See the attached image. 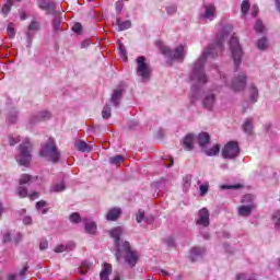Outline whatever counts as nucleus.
Wrapping results in <instances>:
<instances>
[{"mask_svg": "<svg viewBox=\"0 0 280 280\" xmlns=\"http://www.w3.org/2000/svg\"><path fill=\"white\" fill-rule=\"evenodd\" d=\"M231 32H233L232 26H225L223 28V32H221L217 37V43L210 45L205 51L203 55L199 58L198 61L195 62V66L192 68V72L190 74V80L192 82V89H200V86H205L207 82H209V79L207 78V74L205 73V62L207 61V58H215L220 51L224 48V38H229L231 35Z\"/></svg>", "mask_w": 280, "mask_h": 280, "instance_id": "1", "label": "nucleus"}, {"mask_svg": "<svg viewBox=\"0 0 280 280\" xmlns=\"http://www.w3.org/2000/svg\"><path fill=\"white\" fill-rule=\"evenodd\" d=\"M115 255L117 261H121V258L124 257L125 262L128 264L130 268H135L137 261H139V252L133 250L132 247H130L129 242H124L121 246H118Z\"/></svg>", "mask_w": 280, "mask_h": 280, "instance_id": "2", "label": "nucleus"}, {"mask_svg": "<svg viewBox=\"0 0 280 280\" xmlns=\"http://www.w3.org/2000/svg\"><path fill=\"white\" fill-rule=\"evenodd\" d=\"M20 165L27 167L28 163H32V143L28 139H25L20 144V155L18 158Z\"/></svg>", "mask_w": 280, "mask_h": 280, "instance_id": "3", "label": "nucleus"}, {"mask_svg": "<svg viewBox=\"0 0 280 280\" xmlns=\"http://www.w3.org/2000/svg\"><path fill=\"white\" fill-rule=\"evenodd\" d=\"M230 51L232 54L235 67H240V62H242V56H244V52L242 51V46H240V39L235 35L231 36Z\"/></svg>", "mask_w": 280, "mask_h": 280, "instance_id": "4", "label": "nucleus"}, {"mask_svg": "<svg viewBox=\"0 0 280 280\" xmlns=\"http://www.w3.org/2000/svg\"><path fill=\"white\" fill-rule=\"evenodd\" d=\"M40 156H48L52 163L60 161V151H58V147H56V142L52 139H50L40 151Z\"/></svg>", "mask_w": 280, "mask_h": 280, "instance_id": "5", "label": "nucleus"}, {"mask_svg": "<svg viewBox=\"0 0 280 280\" xmlns=\"http://www.w3.org/2000/svg\"><path fill=\"white\" fill-rule=\"evenodd\" d=\"M223 159H237L240 156V144L236 141L228 142L222 149Z\"/></svg>", "mask_w": 280, "mask_h": 280, "instance_id": "6", "label": "nucleus"}, {"mask_svg": "<svg viewBox=\"0 0 280 280\" xmlns=\"http://www.w3.org/2000/svg\"><path fill=\"white\" fill-rule=\"evenodd\" d=\"M161 51L164 56H166V58H170V60H179V62L185 60V47H183V45L178 46L175 51H172L170 48L163 46Z\"/></svg>", "mask_w": 280, "mask_h": 280, "instance_id": "7", "label": "nucleus"}, {"mask_svg": "<svg viewBox=\"0 0 280 280\" xmlns=\"http://www.w3.org/2000/svg\"><path fill=\"white\" fill-rule=\"evenodd\" d=\"M137 71L138 75L142 78V80H149L150 79V73H152V68H150V65L145 62V57L140 56L137 59Z\"/></svg>", "mask_w": 280, "mask_h": 280, "instance_id": "8", "label": "nucleus"}, {"mask_svg": "<svg viewBox=\"0 0 280 280\" xmlns=\"http://www.w3.org/2000/svg\"><path fill=\"white\" fill-rule=\"evenodd\" d=\"M230 86L235 92L244 91V89H246V74L241 72L234 78Z\"/></svg>", "mask_w": 280, "mask_h": 280, "instance_id": "9", "label": "nucleus"}, {"mask_svg": "<svg viewBox=\"0 0 280 280\" xmlns=\"http://www.w3.org/2000/svg\"><path fill=\"white\" fill-rule=\"evenodd\" d=\"M205 13L200 15L201 21H212L215 19V5L213 4H206L205 7Z\"/></svg>", "mask_w": 280, "mask_h": 280, "instance_id": "10", "label": "nucleus"}, {"mask_svg": "<svg viewBox=\"0 0 280 280\" xmlns=\"http://www.w3.org/2000/svg\"><path fill=\"white\" fill-rule=\"evenodd\" d=\"M202 106L203 108H206V110H213L215 106V94H213V92L205 94L202 100Z\"/></svg>", "mask_w": 280, "mask_h": 280, "instance_id": "11", "label": "nucleus"}, {"mask_svg": "<svg viewBox=\"0 0 280 280\" xmlns=\"http://www.w3.org/2000/svg\"><path fill=\"white\" fill-rule=\"evenodd\" d=\"M122 233H124V228L122 226L114 228L109 232L110 237H113V240L116 244V249L119 248V246H121V244H124V242H121V240H120Z\"/></svg>", "mask_w": 280, "mask_h": 280, "instance_id": "12", "label": "nucleus"}, {"mask_svg": "<svg viewBox=\"0 0 280 280\" xmlns=\"http://www.w3.org/2000/svg\"><path fill=\"white\" fill-rule=\"evenodd\" d=\"M197 224H200L201 226L209 225V210L207 208H203L199 211V219L197 220Z\"/></svg>", "mask_w": 280, "mask_h": 280, "instance_id": "13", "label": "nucleus"}, {"mask_svg": "<svg viewBox=\"0 0 280 280\" xmlns=\"http://www.w3.org/2000/svg\"><path fill=\"white\" fill-rule=\"evenodd\" d=\"M120 215L121 210L119 208H112L106 214V220H108L109 222H117Z\"/></svg>", "mask_w": 280, "mask_h": 280, "instance_id": "14", "label": "nucleus"}, {"mask_svg": "<svg viewBox=\"0 0 280 280\" xmlns=\"http://www.w3.org/2000/svg\"><path fill=\"white\" fill-rule=\"evenodd\" d=\"M194 141H195V137L191 133H188L184 138L183 143H184V148H185V150H187V152H191V150H194Z\"/></svg>", "mask_w": 280, "mask_h": 280, "instance_id": "15", "label": "nucleus"}, {"mask_svg": "<svg viewBox=\"0 0 280 280\" xmlns=\"http://www.w3.org/2000/svg\"><path fill=\"white\" fill-rule=\"evenodd\" d=\"M113 272V265L105 262L100 273L101 280H109L108 276Z\"/></svg>", "mask_w": 280, "mask_h": 280, "instance_id": "16", "label": "nucleus"}, {"mask_svg": "<svg viewBox=\"0 0 280 280\" xmlns=\"http://www.w3.org/2000/svg\"><path fill=\"white\" fill-rule=\"evenodd\" d=\"M74 148H77V150H79V152H91V150H93V147L88 144L86 142L82 141V140H77L74 143Z\"/></svg>", "mask_w": 280, "mask_h": 280, "instance_id": "17", "label": "nucleus"}, {"mask_svg": "<svg viewBox=\"0 0 280 280\" xmlns=\"http://www.w3.org/2000/svg\"><path fill=\"white\" fill-rule=\"evenodd\" d=\"M198 141L201 150H205L207 143L211 141V137L207 132H201L198 135Z\"/></svg>", "mask_w": 280, "mask_h": 280, "instance_id": "18", "label": "nucleus"}, {"mask_svg": "<svg viewBox=\"0 0 280 280\" xmlns=\"http://www.w3.org/2000/svg\"><path fill=\"white\" fill-rule=\"evenodd\" d=\"M253 209H255V203H249L247 206H241L238 208V214H241L243 217L250 215V213L253 212Z\"/></svg>", "mask_w": 280, "mask_h": 280, "instance_id": "19", "label": "nucleus"}, {"mask_svg": "<svg viewBox=\"0 0 280 280\" xmlns=\"http://www.w3.org/2000/svg\"><path fill=\"white\" fill-rule=\"evenodd\" d=\"M116 25H118L119 32H124V30H130L132 27V22L130 20L121 21V19L116 20Z\"/></svg>", "mask_w": 280, "mask_h": 280, "instance_id": "20", "label": "nucleus"}, {"mask_svg": "<svg viewBox=\"0 0 280 280\" xmlns=\"http://www.w3.org/2000/svg\"><path fill=\"white\" fill-rule=\"evenodd\" d=\"M121 95H122L121 89L114 91V93L112 94V102H113L114 106H119V100H121Z\"/></svg>", "mask_w": 280, "mask_h": 280, "instance_id": "21", "label": "nucleus"}, {"mask_svg": "<svg viewBox=\"0 0 280 280\" xmlns=\"http://www.w3.org/2000/svg\"><path fill=\"white\" fill-rule=\"evenodd\" d=\"M207 156H215L217 154L220 153V144H214L211 149L207 150L205 147V150H202Z\"/></svg>", "mask_w": 280, "mask_h": 280, "instance_id": "22", "label": "nucleus"}, {"mask_svg": "<svg viewBox=\"0 0 280 280\" xmlns=\"http://www.w3.org/2000/svg\"><path fill=\"white\" fill-rule=\"evenodd\" d=\"M243 130L247 135H253V118H247L243 125Z\"/></svg>", "mask_w": 280, "mask_h": 280, "instance_id": "23", "label": "nucleus"}, {"mask_svg": "<svg viewBox=\"0 0 280 280\" xmlns=\"http://www.w3.org/2000/svg\"><path fill=\"white\" fill-rule=\"evenodd\" d=\"M249 95L252 102H257V100H259V90H257V86L250 85Z\"/></svg>", "mask_w": 280, "mask_h": 280, "instance_id": "24", "label": "nucleus"}, {"mask_svg": "<svg viewBox=\"0 0 280 280\" xmlns=\"http://www.w3.org/2000/svg\"><path fill=\"white\" fill-rule=\"evenodd\" d=\"M85 231L90 235H95V233L97 231V224H95V222H88V223H85Z\"/></svg>", "mask_w": 280, "mask_h": 280, "instance_id": "25", "label": "nucleus"}, {"mask_svg": "<svg viewBox=\"0 0 280 280\" xmlns=\"http://www.w3.org/2000/svg\"><path fill=\"white\" fill-rule=\"evenodd\" d=\"M47 119H51V113L49 112H40L34 121H47Z\"/></svg>", "mask_w": 280, "mask_h": 280, "instance_id": "26", "label": "nucleus"}, {"mask_svg": "<svg viewBox=\"0 0 280 280\" xmlns=\"http://www.w3.org/2000/svg\"><path fill=\"white\" fill-rule=\"evenodd\" d=\"M8 139H9V145L11 147L16 145V143L21 142V137L16 133L9 135Z\"/></svg>", "mask_w": 280, "mask_h": 280, "instance_id": "27", "label": "nucleus"}, {"mask_svg": "<svg viewBox=\"0 0 280 280\" xmlns=\"http://www.w3.org/2000/svg\"><path fill=\"white\" fill-rule=\"evenodd\" d=\"M37 177H32L31 175L23 174L20 177V185H27V183H32L33 180H36Z\"/></svg>", "mask_w": 280, "mask_h": 280, "instance_id": "28", "label": "nucleus"}, {"mask_svg": "<svg viewBox=\"0 0 280 280\" xmlns=\"http://www.w3.org/2000/svg\"><path fill=\"white\" fill-rule=\"evenodd\" d=\"M89 270H91V262L84 260L81 262L80 266V275H86V272H89Z\"/></svg>", "mask_w": 280, "mask_h": 280, "instance_id": "29", "label": "nucleus"}, {"mask_svg": "<svg viewBox=\"0 0 280 280\" xmlns=\"http://www.w3.org/2000/svg\"><path fill=\"white\" fill-rule=\"evenodd\" d=\"M37 3L42 10H49L51 8V0H37Z\"/></svg>", "mask_w": 280, "mask_h": 280, "instance_id": "30", "label": "nucleus"}, {"mask_svg": "<svg viewBox=\"0 0 280 280\" xmlns=\"http://www.w3.org/2000/svg\"><path fill=\"white\" fill-rule=\"evenodd\" d=\"M109 163L112 165H120L124 163V156L122 155H115L113 158H109Z\"/></svg>", "mask_w": 280, "mask_h": 280, "instance_id": "31", "label": "nucleus"}, {"mask_svg": "<svg viewBox=\"0 0 280 280\" xmlns=\"http://www.w3.org/2000/svg\"><path fill=\"white\" fill-rule=\"evenodd\" d=\"M200 255H205V248L203 247H194L190 250V256L191 257H198Z\"/></svg>", "mask_w": 280, "mask_h": 280, "instance_id": "32", "label": "nucleus"}, {"mask_svg": "<svg viewBox=\"0 0 280 280\" xmlns=\"http://www.w3.org/2000/svg\"><path fill=\"white\" fill-rule=\"evenodd\" d=\"M254 27L258 34H264L266 32V26H264L261 20H257Z\"/></svg>", "mask_w": 280, "mask_h": 280, "instance_id": "33", "label": "nucleus"}, {"mask_svg": "<svg viewBox=\"0 0 280 280\" xmlns=\"http://www.w3.org/2000/svg\"><path fill=\"white\" fill-rule=\"evenodd\" d=\"M248 10H250V2H248V0H244L241 4V11L244 16L248 14Z\"/></svg>", "mask_w": 280, "mask_h": 280, "instance_id": "34", "label": "nucleus"}, {"mask_svg": "<svg viewBox=\"0 0 280 280\" xmlns=\"http://www.w3.org/2000/svg\"><path fill=\"white\" fill-rule=\"evenodd\" d=\"M257 47L260 50L268 49V39L266 37L258 39Z\"/></svg>", "mask_w": 280, "mask_h": 280, "instance_id": "35", "label": "nucleus"}, {"mask_svg": "<svg viewBox=\"0 0 280 280\" xmlns=\"http://www.w3.org/2000/svg\"><path fill=\"white\" fill-rule=\"evenodd\" d=\"M14 5V3L10 2V0H8V2L5 4L2 5V13H4L5 15H8V13L10 12V10H12V7Z\"/></svg>", "mask_w": 280, "mask_h": 280, "instance_id": "36", "label": "nucleus"}, {"mask_svg": "<svg viewBox=\"0 0 280 280\" xmlns=\"http://www.w3.org/2000/svg\"><path fill=\"white\" fill-rule=\"evenodd\" d=\"M199 190H200V196H207L209 191V183L201 184L199 186Z\"/></svg>", "mask_w": 280, "mask_h": 280, "instance_id": "37", "label": "nucleus"}, {"mask_svg": "<svg viewBox=\"0 0 280 280\" xmlns=\"http://www.w3.org/2000/svg\"><path fill=\"white\" fill-rule=\"evenodd\" d=\"M18 196L20 198H26L27 197V188H25V186H20L18 188Z\"/></svg>", "mask_w": 280, "mask_h": 280, "instance_id": "38", "label": "nucleus"}, {"mask_svg": "<svg viewBox=\"0 0 280 280\" xmlns=\"http://www.w3.org/2000/svg\"><path fill=\"white\" fill-rule=\"evenodd\" d=\"M40 24L36 21L31 22L28 25V32H38Z\"/></svg>", "mask_w": 280, "mask_h": 280, "instance_id": "39", "label": "nucleus"}, {"mask_svg": "<svg viewBox=\"0 0 280 280\" xmlns=\"http://www.w3.org/2000/svg\"><path fill=\"white\" fill-rule=\"evenodd\" d=\"M51 191L60 192L65 191V183H59L52 186Z\"/></svg>", "mask_w": 280, "mask_h": 280, "instance_id": "40", "label": "nucleus"}, {"mask_svg": "<svg viewBox=\"0 0 280 280\" xmlns=\"http://www.w3.org/2000/svg\"><path fill=\"white\" fill-rule=\"evenodd\" d=\"M103 119H108L110 117V107L106 105L102 110Z\"/></svg>", "mask_w": 280, "mask_h": 280, "instance_id": "41", "label": "nucleus"}, {"mask_svg": "<svg viewBox=\"0 0 280 280\" xmlns=\"http://www.w3.org/2000/svg\"><path fill=\"white\" fill-rule=\"evenodd\" d=\"M8 121H9V124H16V121H18L16 112H12L11 114H9Z\"/></svg>", "mask_w": 280, "mask_h": 280, "instance_id": "42", "label": "nucleus"}, {"mask_svg": "<svg viewBox=\"0 0 280 280\" xmlns=\"http://www.w3.org/2000/svg\"><path fill=\"white\" fill-rule=\"evenodd\" d=\"M80 220H81L80 213L73 212L72 214H70V222L78 224V222H80Z\"/></svg>", "mask_w": 280, "mask_h": 280, "instance_id": "43", "label": "nucleus"}, {"mask_svg": "<svg viewBox=\"0 0 280 280\" xmlns=\"http://www.w3.org/2000/svg\"><path fill=\"white\" fill-rule=\"evenodd\" d=\"M254 197L253 195H245L242 199L243 205H253Z\"/></svg>", "mask_w": 280, "mask_h": 280, "instance_id": "44", "label": "nucleus"}, {"mask_svg": "<svg viewBox=\"0 0 280 280\" xmlns=\"http://www.w3.org/2000/svg\"><path fill=\"white\" fill-rule=\"evenodd\" d=\"M273 222H275L276 229H280V212L279 211L273 214Z\"/></svg>", "mask_w": 280, "mask_h": 280, "instance_id": "45", "label": "nucleus"}, {"mask_svg": "<svg viewBox=\"0 0 280 280\" xmlns=\"http://www.w3.org/2000/svg\"><path fill=\"white\" fill-rule=\"evenodd\" d=\"M7 34L9 38H12L13 36H15L16 32L14 31V26H12V24L8 26Z\"/></svg>", "mask_w": 280, "mask_h": 280, "instance_id": "46", "label": "nucleus"}, {"mask_svg": "<svg viewBox=\"0 0 280 280\" xmlns=\"http://www.w3.org/2000/svg\"><path fill=\"white\" fill-rule=\"evenodd\" d=\"M143 218H145V212L139 210L136 215V220H137L138 224H140V222H143Z\"/></svg>", "mask_w": 280, "mask_h": 280, "instance_id": "47", "label": "nucleus"}, {"mask_svg": "<svg viewBox=\"0 0 280 280\" xmlns=\"http://www.w3.org/2000/svg\"><path fill=\"white\" fill-rule=\"evenodd\" d=\"M221 189H242V185L236 184V185H223L221 186Z\"/></svg>", "mask_w": 280, "mask_h": 280, "instance_id": "48", "label": "nucleus"}, {"mask_svg": "<svg viewBox=\"0 0 280 280\" xmlns=\"http://www.w3.org/2000/svg\"><path fill=\"white\" fill-rule=\"evenodd\" d=\"M48 246H49V243L47 242V240H43L39 243V250H47Z\"/></svg>", "mask_w": 280, "mask_h": 280, "instance_id": "49", "label": "nucleus"}, {"mask_svg": "<svg viewBox=\"0 0 280 280\" xmlns=\"http://www.w3.org/2000/svg\"><path fill=\"white\" fill-rule=\"evenodd\" d=\"M72 30L75 32V34H80V32H82V24L81 23H75L72 26Z\"/></svg>", "mask_w": 280, "mask_h": 280, "instance_id": "50", "label": "nucleus"}, {"mask_svg": "<svg viewBox=\"0 0 280 280\" xmlns=\"http://www.w3.org/2000/svg\"><path fill=\"white\" fill-rule=\"evenodd\" d=\"M27 270H30V266H27V265H25L24 267H23V269L20 271V276L22 277L20 280H23L24 279V277H25V273L27 272Z\"/></svg>", "mask_w": 280, "mask_h": 280, "instance_id": "51", "label": "nucleus"}, {"mask_svg": "<svg viewBox=\"0 0 280 280\" xmlns=\"http://www.w3.org/2000/svg\"><path fill=\"white\" fill-rule=\"evenodd\" d=\"M2 242H3V244H8V242H12V237H11V235H10L9 232H7V233L3 235Z\"/></svg>", "mask_w": 280, "mask_h": 280, "instance_id": "52", "label": "nucleus"}, {"mask_svg": "<svg viewBox=\"0 0 280 280\" xmlns=\"http://www.w3.org/2000/svg\"><path fill=\"white\" fill-rule=\"evenodd\" d=\"M65 250H67V246L62 244L55 247V253H65Z\"/></svg>", "mask_w": 280, "mask_h": 280, "instance_id": "53", "label": "nucleus"}, {"mask_svg": "<svg viewBox=\"0 0 280 280\" xmlns=\"http://www.w3.org/2000/svg\"><path fill=\"white\" fill-rule=\"evenodd\" d=\"M166 12L167 14L172 15V14H176V5H171L166 8Z\"/></svg>", "mask_w": 280, "mask_h": 280, "instance_id": "54", "label": "nucleus"}, {"mask_svg": "<svg viewBox=\"0 0 280 280\" xmlns=\"http://www.w3.org/2000/svg\"><path fill=\"white\" fill-rule=\"evenodd\" d=\"M52 27L57 32V30H60V21L58 19H55L52 22Z\"/></svg>", "mask_w": 280, "mask_h": 280, "instance_id": "55", "label": "nucleus"}, {"mask_svg": "<svg viewBox=\"0 0 280 280\" xmlns=\"http://www.w3.org/2000/svg\"><path fill=\"white\" fill-rule=\"evenodd\" d=\"M124 10V3L121 1L116 2V11L121 12Z\"/></svg>", "mask_w": 280, "mask_h": 280, "instance_id": "56", "label": "nucleus"}, {"mask_svg": "<svg viewBox=\"0 0 280 280\" xmlns=\"http://www.w3.org/2000/svg\"><path fill=\"white\" fill-rule=\"evenodd\" d=\"M165 242H166L167 246H174V237L168 236V237H166Z\"/></svg>", "mask_w": 280, "mask_h": 280, "instance_id": "57", "label": "nucleus"}, {"mask_svg": "<svg viewBox=\"0 0 280 280\" xmlns=\"http://www.w3.org/2000/svg\"><path fill=\"white\" fill-rule=\"evenodd\" d=\"M259 14V7L254 5L252 11V16H257Z\"/></svg>", "mask_w": 280, "mask_h": 280, "instance_id": "58", "label": "nucleus"}, {"mask_svg": "<svg viewBox=\"0 0 280 280\" xmlns=\"http://www.w3.org/2000/svg\"><path fill=\"white\" fill-rule=\"evenodd\" d=\"M43 207H47V202L46 201H38L36 203V208L37 209H43Z\"/></svg>", "mask_w": 280, "mask_h": 280, "instance_id": "59", "label": "nucleus"}, {"mask_svg": "<svg viewBox=\"0 0 280 280\" xmlns=\"http://www.w3.org/2000/svg\"><path fill=\"white\" fill-rule=\"evenodd\" d=\"M166 161L170 162V164H167L166 167H172V165H174V159L172 156H167Z\"/></svg>", "mask_w": 280, "mask_h": 280, "instance_id": "60", "label": "nucleus"}, {"mask_svg": "<svg viewBox=\"0 0 280 280\" xmlns=\"http://www.w3.org/2000/svg\"><path fill=\"white\" fill-rule=\"evenodd\" d=\"M246 279V275L245 273H238L236 276V280H245Z\"/></svg>", "mask_w": 280, "mask_h": 280, "instance_id": "61", "label": "nucleus"}, {"mask_svg": "<svg viewBox=\"0 0 280 280\" xmlns=\"http://www.w3.org/2000/svg\"><path fill=\"white\" fill-rule=\"evenodd\" d=\"M7 280H16V275H14V273L8 275Z\"/></svg>", "mask_w": 280, "mask_h": 280, "instance_id": "62", "label": "nucleus"}, {"mask_svg": "<svg viewBox=\"0 0 280 280\" xmlns=\"http://www.w3.org/2000/svg\"><path fill=\"white\" fill-rule=\"evenodd\" d=\"M23 222H24V224H32V218L25 217Z\"/></svg>", "mask_w": 280, "mask_h": 280, "instance_id": "63", "label": "nucleus"}, {"mask_svg": "<svg viewBox=\"0 0 280 280\" xmlns=\"http://www.w3.org/2000/svg\"><path fill=\"white\" fill-rule=\"evenodd\" d=\"M114 280H121V275L119 273V271L115 272Z\"/></svg>", "mask_w": 280, "mask_h": 280, "instance_id": "64", "label": "nucleus"}]
</instances>
